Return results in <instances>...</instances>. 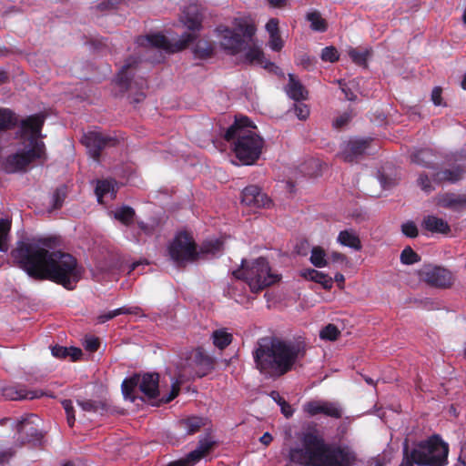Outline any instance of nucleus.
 I'll list each match as a JSON object with an SVG mask.
<instances>
[{
    "label": "nucleus",
    "mask_w": 466,
    "mask_h": 466,
    "mask_svg": "<svg viewBox=\"0 0 466 466\" xmlns=\"http://www.w3.org/2000/svg\"><path fill=\"white\" fill-rule=\"evenodd\" d=\"M57 244L56 238H27L17 243L12 256L30 277L50 279L72 290L83 268L71 254L56 250Z\"/></svg>",
    "instance_id": "f257e3e1"
},
{
    "label": "nucleus",
    "mask_w": 466,
    "mask_h": 466,
    "mask_svg": "<svg viewBox=\"0 0 466 466\" xmlns=\"http://www.w3.org/2000/svg\"><path fill=\"white\" fill-rule=\"evenodd\" d=\"M299 445L289 450L291 462L300 466H353L356 454L349 446L327 444L315 427L298 434Z\"/></svg>",
    "instance_id": "f03ea898"
},
{
    "label": "nucleus",
    "mask_w": 466,
    "mask_h": 466,
    "mask_svg": "<svg viewBox=\"0 0 466 466\" xmlns=\"http://www.w3.org/2000/svg\"><path fill=\"white\" fill-rule=\"evenodd\" d=\"M302 340L260 338L253 351L256 368L267 377L278 378L295 369L306 355Z\"/></svg>",
    "instance_id": "7ed1b4c3"
},
{
    "label": "nucleus",
    "mask_w": 466,
    "mask_h": 466,
    "mask_svg": "<svg viewBox=\"0 0 466 466\" xmlns=\"http://www.w3.org/2000/svg\"><path fill=\"white\" fill-rule=\"evenodd\" d=\"M255 129L256 126L249 118H235L224 134L236 157L244 165L254 164L262 152L264 140L257 135Z\"/></svg>",
    "instance_id": "20e7f679"
},
{
    "label": "nucleus",
    "mask_w": 466,
    "mask_h": 466,
    "mask_svg": "<svg viewBox=\"0 0 466 466\" xmlns=\"http://www.w3.org/2000/svg\"><path fill=\"white\" fill-rule=\"evenodd\" d=\"M44 118H23L20 126V137L24 140V148L9 156L4 162L8 173L24 170L31 162L45 156V144L39 140Z\"/></svg>",
    "instance_id": "39448f33"
},
{
    "label": "nucleus",
    "mask_w": 466,
    "mask_h": 466,
    "mask_svg": "<svg viewBox=\"0 0 466 466\" xmlns=\"http://www.w3.org/2000/svg\"><path fill=\"white\" fill-rule=\"evenodd\" d=\"M233 275L244 280L252 292H258L279 280V276L271 272L264 258H258L250 264L243 259L241 268L233 271Z\"/></svg>",
    "instance_id": "423d86ee"
},
{
    "label": "nucleus",
    "mask_w": 466,
    "mask_h": 466,
    "mask_svg": "<svg viewBox=\"0 0 466 466\" xmlns=\"http://www.w3.org/2000/svg\"><path fill=\"white\" fill-rule=\"evenodd\" d=\"M137 57L129 56L119 70L116 84L122 92L127 93V99L131 104H138L146 98L147 81L144 77H136L133 71L138 65Z\"/></svg>",
    "instance_id": "0eeeda50"
},
{
    "label": "nucleus",
    "mask_w": 466,
    "mask_h": 466,
    "mask_svg": "<svg viewBox=\"0 0 466 466\" xmlns=\"http://www.w3.org/2000/svg\"><path fill=\"white\" fill-rule=\"evenodd\" d=\"M448 444L439 436H432L420 442L411 451L409 459L413 463L426 466H444L447 463Z\"/></svg>",
    "instance_id": "6e6552de"
},
{
    "label": "nucleus",
    "mask_w": 466,
    "mask_h": 466,
    "mask_svg": "<svg viewBox=\"0 0 466 466\" xmlns=\"http://www.w3.org/2000/svg\"><path fill=\"white\" fill-rule=\"evenodd\" d=\"M216 30L220 37L221 47L231 55L246 49L248 42H252L256 33L255 26L247 23H239L237 26L238 32L225 25H219Z\"/></svg>",
    "instance_id": "1a4fd4ad"
},
{
    "label": "nucleus",
    "mask_w": 466,
    "mask_h": 466,
    "mask_svg": "<svg viewBox=\"0 0 466 466\" xmlns=\"http://www.w3.org/2000/svg\"><path fill=\"white\" fill-rule=\"evenodd\" d=\"M159 376L157 373L135 374L122 383V392L126 399L134 401L136 391L139 390L145 396L153 400L159 394Z\"/></svg>",
    "instance_id": "9d476101"
},
{
    "label": "nucleus",
    "mask_w": 466,
    "mask_h": 466,
    "mask_svg": "<svg viewBox=\"0 0 466 466\" xmlns=\"http://www.w3.org/2000/svg\"><path fill=\"white\" fill-rule=\"evenodd\" d=\"M171 259L177 265L193 262L198 253L193 237L186 232L178 233L168 246Z\"/></svg>",
    "instance_id": "9b49d317"
},
{
    "label": "nucleus",
    "mask_w": 466,
    "mask_h": 466,
    "mask_svg": "<svg viewBox=\"0 0 466 466\" xmlns=\"http://www.w3.org/2000/svg\"><path fill=\"white\" fill-rule=\"evenodd\" d=\"M195 39L194 33H185L177 42L172 45L163 34L157 33L138 36L137 44L140 46L159 48L173 53L185 49Z\"/></svg>",
    "instance_id": "f8f14e48"
},
{
    "label": "nucleus",
    "mask_w": 466,
    "mask_h": 466,
    "mask_svg": "<svg viewBox=\"0 0 466 466\" xmlns=\"http://www.w3.org/2000/svg\"><path fill=\"white\" fill-rule=\"evenodd\" d=\"M421 280L439 289H449L454 283L453 274L447 268L427 265L419 271Z\"/></svg>",
    "instance_id": "ddd939ff"
},
{
    "label": "nucleus",
    "mask_w": 466,
    "mask_h": 466,
    "mask_svg": "<svg viewBox=\"0 0 466 466\" xmlns=\"http://www.w3.org/2000/svg\"><path fill=\"white\" fill-rule=\"evenodd\" d=\"M180 367L186 374L201 378L212 369L213 361L201 350H197L190 354L185 363L180 364Z\"/></svg>",
    "instance_id": "4468645a"
},
{
    "label": "nucleus",
    "mask_w": 466,
    "mask_h": 466,
    "mask_svg": "<svg viewBox=\"0 0 466 466\" xmlns=\"http://www.w3.org/2000/svg\"><path fill=\"white\" fill-rule=\"evenodd\" d=\"M82 143L86 147L90 157L98 160L101 151L107 147H114L117 140L99 131H89L82 137Z\"/></svg>",
    "instance_id": "2eb2a0df"
},
{
    "label": "nucleus",
    "mask_w": 466,
    "mask_h": 466,
    "mask_svg": "<svg viewBox=\"0 0 466 466\" xmlns=\"http://www.w3.org/2000/svg\"><path fill=\"white\" fill-rule=\"evenodd\" d=\"M371 143V138L353 137L344 142L341 146L339 157L345 161L351 163L365 155Z\"/></svg>",
    "instance_id": "dca6fc26"
},
{
    "label": "nucleus",
    "mask_w": 466,
    "mask_h": 466,
    "mask_svg": "<svg viewBox=\"0 0 466 466\" xmlns=\"http://www.w3.org/2000/svg\"><path fill=\"white\" fill-rule=\"evenodd\" d=\"M303 410L309 416L324 414L334 419H339L342 416V410L338 403L325 400L309 401L303 405Z\"/></svg>",
    "instance_id": "f3484780"
},
{
    "label": "nucleus",
    "mask_w": 466,
    "mask_h": 466,
    "mask_svg": "<svg viewBox=\"0 0 466 466\" xmlns=\"http://www.w3.org/2000/svg\"><path fill=\"white\" fill-rule=\"evenodd\" d=\"M38 420L36 415L31 414L18 421L16 425L17 432L19 434L18 441L21 445L38 441L41 438L38 425L35 421Z\"/></svg>",
    "instance_id": "a211bd4d"
},
{
    "label": "nucleus",
    "mask_w": 466,
    "mask_h": 466,
    "mask_svg": "<svg viewBox=\"0 0 466 466\" xmlns=\"http://www.w3.org/2000/svg\"><path fill=\"white\" fill-rule=\"evenodd\" d=\"M241 202L252 208H265L268 205L269 199L258 187L248 186L242 192Z\"/></svg>",
    "instance_id": "6ab92c4d"
},
{
    "label": "nucleus",
    "mask_w": 466,
    "mask_h": 466,
    "mask_svg": "<svg viewBox=\"0 0 466 466\" xmlns=\"http://www.w3.org/2000/svg\"><path fill=\"white\" fill-rule=\"evenodd\" d=\"M249 43L251 46L245 54V59L247 62L249 64L259 65L268 71H273L275 68H278L275 63L270 62L266 58L264 52L259 46H256L253 41Z\"/></svg>",
    "instance_id": "aec40b11"
},
{
    "label": "nucleus",
    "mask_w": 466,
    "mask_h": 466,
    "mask_svg": "<svg viewBox=\"0 0 466 466\" xmlns=\"http://www.w3.org/2000/svg\"><path fill=\"white\" fill-rule=\"evenodd\" d=\"M285 91L294 101H303L309 97L308 89L294 74H289V82L285 86Z\"/></svg>",
    "instance_id": "412c9836"
},
{
    "label": "nucleus",
    "mask_w": 466,
    "mask_h": 466,
    "mask_svg": "<svg viewBox=\"0 0 466 466\" xmlns=\"http://www.w3.org/2000/svg\"><path fill=\"white\" fill-rule=\"evenodd\" d=\"M437 204L454 211L466 208V195L444 193L437 197Z\"/></svg>",
    "instance_id": "4be33fe9"
},
{
    "label": "nucleus",
    "mask_w": 466,
    "mask_h": 466,
    "mask_svg": "<svg viewBox=\"0 0 466 466\" xmlns=\"http://www.w3.org/2000/svg\"><path fill=\"white\" fill-rule=\"evenodd\" d=\"M203 15L198 5H189L183 11L182 21L187 29L198 31L202 27Z\"/></svg>",
    "instance_id": "5701e85b"
},
{
    "label": "nucleus",
    "mask_w": 466,
    "mask_h": 466,
    "mask_svg": "<svg viewBox=\"0 0 466 466\" xmlns=\"http://www.w3.org/2000/svg\"><path fill=\"white\" fill-rule=\"evenodd\" d=\"M464 172V168L461 166L440 170L433 173V182L437 184L443 182L455 183L462 178Z\"/></svg>",
    "instance_id": "b1692460"
},
{
    "label": "nucleus",
    "mask_w": 466,
    "mask_h": 466,
    "mask_svg": "<svg viewBox=\"0 0 466 466\" xmlns=\"http://www.w3.org/2000/svg\"><path fill=\"white\" fill-rule=\"evenodd\" d=\"M300 276L305 279L320 284L327 290H329L333 286V279L331 277L314 268L301 270Z\"/></svg>",
    "instance_id": "393cba45"
},
{
    "label": "nucleus",
    "mask_w": 466,
    "mask_h": 466,
    "mask_svg": "<svg viewBox=\"0 0 466 466\" xmlns=\"http://www.w3.org/2000/svg\"><path fill=\"white\" fill-rule=\"evenodd\" d=\"M421 226L431 233L447 234L451 230L449 224L445 220L432 215L426 216L422 220Z\"/></svg>",
    "instance_id": "a878e982"
},
{
    "label": "nucleus",
    "mask_w": 466,
    "mask_h": 466,
    "mask_svg": "<svg viewBox=\"0 0 466 466\" xmlns=\"http://www.w3.org/2000/svg\"><path fill=\"white\" fill-rule=\"evenodd\" d=\"M337 242L356 251L362 248L358 233L352 228L341 230L337 237Z\"/></svg>",
    "instance_id": "bb28decb"
},
{
    "label": "nucleus",
    "mask_w": 466,
    "mask_h": 466,
    "mask_svg": "<svg viewBox=\"0 0 466 466\" xmlns=\"http://www.w3.org/2000/svg\"><path fill=\"white\" fill-rule=\"evenodd\" d=\"M213 445L214 441L209 439L200 440L198 446L187 454L186 460L188 461V463H190L191 466H193L196 462L209 453Z\"/></svg>",
    "instance_id": "cd10ccee"
},
{
    "label": "nucleus",
    "mask_w": 466,
    "mask_h": 466,
    "mask_svg": "<svg viewBox=\"0 0 466 466\" xmlns=\"http://www.w3.org/2000/svg\"><path fill=\"white\" fill-rule=\"evenodd\" d=\"M214 43L208 39H199L193 48L195 57L199 59L210 58L214 55Z\"/></svg>",
    "instance_id": "c85d7f7f"
},
{
    "label": "nucleus",
    "mask_w": 466,
    "mask_h": 466,
    "mask_svg": "<svg viewBox=\"0 0 466 466\" xmlns=\"http://www.w3.org/2000/svg\"><path fill=\"white\" fill-rule=\"evenodd\" d=\"M116 183L112 180H101L97 182L96 194L98 201L102 202L103 198L109 196L111 199L116 198Z\"/></svg>",
    "instance_id": "c756f323"
},
{
    "label": "nucleus",
    "mask_w": 466,
    "mask_h": 466,
    "mask_svg": "<svg viewBox=\"0 0 466 466\" xmlns=\"http://www.w3.org/2000/svg\"><path fill=\"white\" fill-rule=\"evenodd\" d=\"M51 352L56 358L66 359V357H70L73 361L79 360L82 356V350L74 347L66 348L56 345L51 348Z\"/></svg>",
    "instance_id": "7c9ffc66"
},
{
    "label": "nucleus",
    "mask_w": 466,
    "mask_h": 466,
    "mask_svg": "<svg viewBox=\"0 0 466 466\" xmlns=\"http://www.w3.org/2000/svg\"><path fill=\"white\" fill-rule=\"evenodd\" d=\"M213 344L219 350H224L232 341V334L228 333L225 329H219L212 333Z\"/></svg>",
    "instance_id": "2f4dec72"
},
{
    "label": "nucleus",
    "mask_w": 466,
    "mask_h": 466,
    "mask_svg": "<svg viewBox=\"0 0 466 466\" xmlns=\"http://www.w3.org/2000/svg\"><path fill=\"white\" fill-rule=\"evenodd\" d=\"M206 419L202 417L193 416L181 420L180 425L187 431V434H194L206 425Z\"/></svg>",
    "instance_id": "473e14b6"
},
{
    "label": "nucleus",
    "mask_w": 466,
    "mask_h": 466,
    "mask_svg": "<svg viewBox=\"0 0 466 466\" xmlns=\"http://www.w3.org/2000/svg\"><path fill=\"white\" fill-rule=\"evenodd\" d=\"M307 20L310 22V28L313 31L325 32L328 29V24L319 11L308 13Z\"/></svg>",
    "instance_id": "72a5a7b5"
},
{
    "label": "nucleus",
    "mask_w": 466,
    "mask_h": 466,
    "mask_svg": "<svg viewBox=\"0 0 466 466\" xmlns=\"http://www.w3.org/2000/svg\"><path fill=\"white\" fill-rule=\"evenodd\" d=\"M309 261L316 268H324L328 266L327 254L325 250L319 246L313 247Z\"/></svg>",
    "instance_id": "f704fd0d"
},
{
    "label": "nucleus",
    "mask_w": 466,
    "mask_h": 466,
    "mask_svg": "<svg viewBox=\"0 0 466 466\" xmlns=\"http://www.w3.org/2000/svg\"><path fill=\"white\" fill-rule=\"evenodd\" d=\"M11 220L0 219V251L6 252L9 249V232Z\"/></svg>",
    "instance_id": "c9c22d12"
},
{
    "label": "nucleus",
    "mask_w": 466,
    "mask_h": 466,
    "mask_svg": "<svg viewBox=\"0 0 466 466\" xmlns=\"http://www.w3.org/2000/svg\"><path fill=\"white\" fill-rule=\"evenodd\" d=\"M370 55V53L367 49L360 50L358 48H351L349 51V56L352 62L362 67L368 66V57Z\"/></svg>",
    "instance_id": "e433bc0d"
},
{
    "label": "nucleus",
    "mask_w": 466,
    "mask_h": 466,
    "mask_svg": "<svg viewBox=\"0 0 466 466\" xmlns=\"http://www.w3.org/2000/svg\"><path fill=\"white\" fill-rule=\"evenodd\" d=\"M135 217V210L127 206H124L114 212V218L125 225H130Z\"/></svg>",
    "instance_id": "4c0bfd02"
},
{
    "label": "nucleus",
    "mask_w": 466,
    "mask_h": 466,
    "mask_svg": "<svg viewBox=\"0 0 466 466\" xmlns=\"http://www.w3.org/2000/svg\"><path fill=\"white\" fill-rule=\"evenodd\" d=\"M432 152L430 149H420L411 155V160L423 167H429L432 163Z\"/></svg>",
    "instance_id": "58836bf2"
},
{
    "label": "nucleus",
    "mask_w": 466,
    "mask_h": 466,
    "mask_svg": "<svg viewBox=\"0 0 466 466\" xmlns=\"http://www.w3.org/2000/svg\"><path fill=\"white\" fill-rule=\"evenodd\" d=\"M4 396L14 400L35 398V395L34 394L28 396V393L25 390H17L13 387L5 389Z\"/></svg>",
    "instance_id": "ea45409f"
},
{
    "label": "nucleus",
    "mask_w": 466,
    "mask_h": 466,
    "mask_svg": "<svg viewBox=\"0 0 466 466\" xmlns=\"http://www.w3.org/2000/svg\"><path fill=\"white\" fill-rule=\"evenodd\" d=\"M340 335L339 329L333 324H329L323 328L319 333V337L322 339L336 340Z\"/></svg>",
    "instance_id": "a19ab883"
},
{
    "label": "nucleus",
    "mask_w": 466,
    "mask_h": 466,
    "mask_svg": "<svg viewBox=\"0 0 466 466\" xmlns=\"http://www.w3.org/2000/svg\"><path fill=\"white\" fill-rule=\"evenodd\" d=\"M77 404L82 408L83 410L88 412H96L100 409L105 408V404L91 400H77Z\"/></svg>",
    "instance_id": "79ce46f5"
},
{
    "label": "nucleus",
    "mask_w": 466,
    "mask_h": 466,
    "mask_svg": "<svg viewBox=\"0 0 466 466\" xmlns=\"http://www.w3.org/2000/svg\"><path fill=\"white\" fill-rule=\"evenodd\" d=\"M420 260V256L410 248L406 247L400 254V261L406 265H411Z\"/></svg>",
    "instance_id": "37998d69"
},
{
    "label": "nucleus",
    "mask_w": 466,
    "mask_h": 466,
    "mask_svg": "<svg viewBox=\"0 0 466 466\" xmlns=\"http://www.w3.org/2000/svg\"><path fill=\"white\" fill-rule=\"evenodd\" d=\"M339 58V55L336 47L330 46H326L321 51V59L325 62L334 63Z\"/></svg>",
    "instance_id": "c03bdc74"
},
{
    "label": "nucleus",
    "mask_w": 466,
    "mask_h": 466,
    "mask_svg": "<svg viewBox=\"0 0 466 466\" xmlns=\"http://www.w3.org/2000/svg\"><path fill=\"white\" fill-rule=\"evenodd\" d=\"M431 177H433V174L431 175ZM434 184L436 183L433 182V178L431 180L428 175L420 174L419 176L418 185L424 192L431 193V191H433L435 189Z\"/></svg>",
    "instance_id": "a18cd8bd"
},
{
    "label": "nucleus",
    "mask_w": 466,
    "mask_h": 466,
    "mask_svg": "<svg viewBox=\"0 0 466 466\" xmlns=\"http://www.w3.org/2000/svg\"><path fill=\"white\" fill-rule=\"evenodd\" d=\"M222 248V242L218 239L209 240L203 243L201 247V251L203 253H211L216 254L220 251Z\"/></svg>",
    "instance_id": "49530a36"
},
{
    "label": "nucleus",
    "mask_w": 466,
    "mask_h": 466,
    "mask_svg": "<svg viewBox=\"0 0 466 466\" xmlns=\"http://www.w3.org/2000/svg\"><path fill=\"white\" fill-rule=\"evenodd\" d=\"M66 197V187L62 186L54 192L52 201H53V208H59L62 207L63 202Z\"/></svg>",
    "instance_id": "de8ad7c7"
},
{
    "label": "nucleus",
    "mask_w": 466,
    "mask_h": 466,
    "mask_svg": "<svg viewBox=\"0 0 466 466\" xmlns=\"http://www.w3.org/2000/svg\"><path fill=\"white\" fill-rule=\"evenodd\" d=\"M62 406L66 410L68 425L73 427L75 423V413L72 401L70 400H64L62 401Z\"/></svg>",
    "instance_id": "09e8293b"
},
{
    "label": "nucleus",
    "mask_w": 466,
    "mask_h": 466,
    "mask_svg": "<svg viewBox=\"0 0 466 466\" xmlns=\"http://www.w3.org/2000/svg\"><path fill=\"white\" fill-rule=\"evenodd\" d=\"M402 233L409 238H415L418 235V228L414 222L408 221L401 226Z\"/></svg>",
    "instance_id": "8fccbe9b"
},
{
    "label": "nucleus",
    "mask_w": 466,
    "mask_h": 466,
    "mask_svg": "<svg viewBox=\"0 0 466 466\" xmlns=\"http://www.w3.org/2000/svg\"><path fill=\"white\" fill-rule=\"evenodd\" d=\"M294 105V113L296 116H309L310 114L309 106L303 101H296Z\"/></svg>",
    "instance_id": "3c124183"
},
{
    "label": "nucleus",
    "mask_w": 466,
    "mask_h": 466,
    "mask_svg": "<svg viewBox=\"0 0 466 466\" xmlns=\"http://www.w3.org/2000/svg\"><path fill=\"white\" fill-rule=\"evenodd\" d=\"M269 47L276 52H279L283 47V41L281 39L280 34H276L273 35H269Z\"/></svg>",
    "instance_id": "603ef678"
},
{
    "label": "nucleus",
    "mask_w": 466,
    "mask_h": 466,
    "mask_svg": "<svg viewBox=\"0 0 466 466\" xmlns=\"http://www.w3.org/2000/svg\"><path fill=\"white\" fill-rule=\"evenodd\" d=\"M316 64V60L314 57H311L310 56L307 54H303L299 58V65L303 66L305 69L309 70L312 67H314Z\"/></svg>",
    "instance_id": "864d4df0"
},
{
    "label": "nucleus",
    "mask_w": 466,
    "mask_h": 466,
    "mask_svg": "<svg viewBox=\"0 0 466 466\" xmlns=\"http://www.w3.org/2000/svg\"><path fill=\"white\" fill-rule=\"evenodd\" d=\"M179 390H180V385H179V382L177 380H176L173 384H172V389H171V391L170 393L168 394V396L165 397L163 396L161 398V402L163 403H168L170 402L171 400H173L177 395H178V392H179Z\"/></svg>",
    "instance_id": "5fc2aeb1"
},
{
    "label": "nucleus",
    "mask_w": 466,
    "mask_h": 466,
    "mask_svg": "<svg viewBox=\"0 0 466 466\" xmlns=\"http://www.w3.org/2000/svg\"><path fill=\"white\" fill-rule=\"evenodd\" d=\"M266 29L268 32L269 35L279 34V20L277 18L269 19L268 22L266 24Z\"/></svg>",
    "instance_id": "6e6d98bb"
},
{
    "label": "nucleus",
    "mask_w": 466,
    "mask_h": 466,
    "mask_svg": "<svg viewBox=\"0 0 466 466\" xmlns=\"http://www.w3.org/2000/svg\"><path fill=\"white\" fill-rule=\"evenodd\" d=\"M85 347L87 350L94 352L99 348V340L96 338H87L85 340Z\"/></svg>",
    "instance_id": "4d7b16f0"
},
{
    "label": "nucleus",
    "mask_w": 466,
    "mask_h": 466,
    "mask_svg": "<svg viewBox=\"0 0 466 466\" xmlns=\"http://www.w3.org/2000/svg\"><path fill=\"white\" fill-rule=\"evenodd\" d=\"M441 94H442V89L441 87L440 86H435L433 89H432V92H431V100L433 102V104L435 106H441L442 103H441Z\"/></svg>",
    "instance_id": "13d9d810"
},
{
    "label": "nucleus",
    "mask_w": 466,
    "mask_h": 466,
    "mask_svg": "<svg viewBox=\"0 0 466 466\" xmlns=\"http://www.w3.org/2000/svg\"><path fill=\"white\" fill-rule=\"evenodd\" d=\"M280 406L281 413L286 418H290L294 413V409L284 400L279 404Z\"/></svg>",
    "instance_id": "bf43d9fd"
},
{
    "label": "nucleus",
    "mask_w": 466,
    "mask_h": 466,
    "mask_svg": "<svg viewBox=\"0 0 466 466\" xmlns=\"http://www.w3.org/2000/svg\"><path fill=\"white\" fill-rule=\"evenodd\" d=\"M116 309L114 310H111V311H108L107 313L106 314H101L97 317V320L99 323H104L109 319H114L115 317H116Z\"/></svg>",
    "instance_id": "052dcab7"
},
{
    "label": "nucleus",
    "mask_w": 466,
    "mask_h": 466,
    "mask_svg": "<svg viewBox=\"0 0 466 466\" xmlns=\"http://www.w3.org/2000/svg\"><path fill=\"white\" fill-rule=\"evenodd\" d=\"M349 119L350 118H336L333 121L332 126L337 129H340L348 124Z\"/></svg>",
    "instance_id": "680f3d73"
},
{
    "label": "nucleus",
    "mask_w": 466,
    "mask_h": 466,
    "mask_svg": "<svg viewBox=\"0 0 466 466\" xmlns=\"http://www.w3.org/2000/svg\"><path fill=\"white\" fill-rule=\"evenodd\" d=\"M13 456V452L8 451H0V464H4Z\"/></svg>",
    "instance_id": "e2e57ef3"
},
{
    "label": "nucleus",
    "mask_w": 466,
    "mask_h": 466,
    "mask_svg": "<svg viewBox=\"0 0 466 466\" xmlns=\"http://www.w3.org/2000/svg\"><path fill=\"white\" fill-rule=\"evenodd\" d=\"M404 455L405 457L400 466H413L412 461L409 459L407 443L404 446Z\"/></svg>",
    "instance_id": "0e129e2a"
},
{
    "label": "nucleus",
    "mask_w": 466,
    "mask_h": 466,
    "mask_svg": "<svg viewBox=\"0 0 466 466\" xmlns=\"http://www.w3.org/2000/svg\"><path fill=\"white\" fill-rule=\"evenodd\" d=\"M10 80L9 74L6 70L0 69V85L6 84Z\"/></svg>",
    "instance_id": "69168bd1"
},
{
    "label": "nucleus",
    "mask_w": 466,
    "mask_h": 466,
    "mask_svg": "<svg viewBox=\"0 0 466 466\" xmlns=\"http://www.w3.org/2000/svg\"><path fill=\"white\" fill-rule=\"evenodd\" d=\"M167 466H191L190 463L185 459H181L173 462H170Z\"/></svg>",
    "instance_id": "338daca9"
},
{
    "label": "nucleus",
    "mask_w": 466,
    "mask_h": 466,
    "mask_svg": "<svg viewBox=\"0 0 466 466\" xmlns=\"http://www.w3.org/2000/svg\"><path fill=\"white\" fill-rule=\"evenodd\" d=\"M459 459L464 465H466V443L461 446Z\"/></svg>",
    "instance_id": "774afa93"
}]
</instances>
